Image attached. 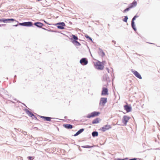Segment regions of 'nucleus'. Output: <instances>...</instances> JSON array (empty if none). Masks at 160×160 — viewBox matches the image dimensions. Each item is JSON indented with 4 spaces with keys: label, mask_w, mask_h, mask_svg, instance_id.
<instances>
[{
    "label": "nucleus",
    "mask_w": 160,
    "mask_h": 160,
    "mask_svg": "<svg viewBox=\"0 0 160 160\" xmlns=\"http://www.w3.org/2000/svg\"><path fill=\"white\" fill-rule=\"evenodd\" d=\"M104 62V61H102V62H101L99 61H98V62H96V64H95V68L98 70H103L104 68V64L103 62Z\"/></svg>",
    "instance_id": "obj_1"
},
{
    "label": "nucleus",
    "mask_w": 160,
    "mask_h": 160,
    "mask_svg": "<svg viewBox=\"0 0 160 160\" xmlns=\"http://www.w3.org/2000/svg\"><path fill=\"white\" fill-rule=\"evenodd\" d=\"M15 21L16 22H18V21H16L14 18H2L0 19V22H3L4 23H9Z\"/></svg>",
    "instance_id": "obj_2"
},
{
    "label": "nucleus",
    "mask_w": 160,
    "mask_h": 160,
    "mask_svg": "<svg viewBox=\"0 0 160 160\" xmlns=\"http://www.w3.org/2000/svg\"><path fill=\"white\" fill-rule=\"evenodd\" d=\"M100 112L98 111H94L88 114L86 117L88 118H91L94 117L98 116L100 114Z\"/></svg>",
    "instance_id": "obj_3"
},
{
    "label": "nucleus",
    "mask_w": 160,
    "mask_h": 160,
    "mask_svg": "<svg viewBox=\"0 0 160 160\" xmlns=\"http://www.w3.org/2000/svg\"><path fill=\"white\" fill-rule=\"evenodd\" d=\"M139 17V16L137 15V14L135 15L132 18L131 20V25L132 28L135 31H137V28L135 27V23L134 22V21L136 20V18Z\"/></svg>",
    "instance_id": "obj_4"
},
{
    "label": "nucleus",
    "mask_w": 160,
    "mask_h": 160,
    "mask_svg": "<svg viewBox=\"0 0 160 160\" xmlns=\"http://www.w3.org/2000/svg\"><path fill=\"white\" fill-rule=\"evenodd\" d=\"M53 25L56 26L58 29L61 30L64 29L65 26V23L63 22H58Z\"/></svg>",
    "instance_id": "obj_5"
},
{
    "label": "nucleus",
    "mask_w": 160,
    "mask_h": 160,
    "mask_svg": "<svg viewBox=\"0 0 160 160\" xmlns=\"http://www.w3.org/2000/svg\"><path fill=\"white\" fill-rule=\"evenodd\" d=\"M39 116L41 118L43 119V120L45 121H52L51 120L52 119H59L58 118H51L49 117H46V116H40L39 115ZM60 120H65L64 119H60Z\"/></svg>",
    "instance_id": "obj_6"
},
{
    "label": "nucleus",
    "mask_w": 160,
    "mask_h": 160,
    "mask_svg": "<svg viewBox=\"0 0 160 160\" xmlns=\"http://www.w3.org/2000/svg\"><path fill=\"white\" fill-rule=\"evenodd\" d=\"M107 102V98H101L99 102V105L103 106Z\"/></svg>",
    "instance_id": "obj_7"
},
{
    "label": "nucleus",
    "mask_w": 160,
    "mask_h": 160,
    "mask_svg": "<svg viewBox=\"0 0 160 160\" xmlns=\"http://www.w3.org/2000/svg\"><path fill=\"white\" fill-rule=\"evenodd\" d=\"M130 119V117L129 116L126 115H124L123 116L122 119V121L124 125L126 126L127 125V123Z\"/></svg>",
    "instance_id": "obj_8"
},
{
    "label": "nucleus",
    "mask_w": 160,
    "mask_h": 160,
    "mask_svg": "<svg viewBox=\"0 0 160 160\" xmlns=\"http://www.w3.org/2000/svg\"><path fill=\"white\" fill-rule=\"evenodd\" d=\"M80 63L82 65H86L88 64V61L87 58H83L80 60Z\"/></svg>",
    "instance_id": "obj_9"
},
{
    "label": "nucleus",
    "mask_w": 160,
    "mask_h": 160,
    "mask_svg": "<svg viewBox=\"0 0 160 160\" xmlns=\"http://www.w3.org/2000/svg\"><path fill=\"white\" fill-rule=\"evenodd\" d=\"M108 89L107 88L103 87L101 93V96H106L108 95Z\"/></svg>",
    "instance_id": "obj_10"
},
{
    "label": "nucleus",
    "mask_w": 160,
    "mask_h": 160,
    "mask_svg": "<svg viewBox=\"0 0 160 160\" xmlns=\"http://www.w3.org/2000/svg\"><path fill=\"white\" fill-rule=\"evenodd\" d=\"M112 128V126L110 125L107 124L103 126L101 128V130L103 132L106 131V130H108Z\"/></svg>",
    "instance_id": "obj_11"
},
{
    "label": "nucleus",
    "mask_w": 160,
    "mask_h": 160,
    "mask_svg": "<svg viewBox=\"0 0 160 160\" xmlns=\"http://www.w3.org/2000/svg\"><path fill=\"white\" fill-rule=\"evenodd\" d=\"M124 109L127 112H130L132 109V107L130 105H128L127 104L123 106Z\"/></svg>",
    "instance_id": "obj_12"
},
{
    "label": "nucleus",
    "mask_w": 160,
    "mask_h": 160,
    "mask_svg": "<svg viewBox=\"0 0 160 160\" xmlns=\"http://www.w3.org/2000/svg\"><path fill=\"white\" fill-rule=\"evenodd\" d=\"M132 72L136 77L140 79H142V76L138 72L136 71L133 70H132Z\"/></svg>",
    "instance_id": "obj_13"
},
{
    "label": "nucleus",
    "mask_w": 160,
    "mask_h": 160,
    "mask_svg": "<svg viewBox=\"0 0 160 160\" xmlns=\"http://www.w3.org/2000/svg\"><path fill=\"white\" fill-rule=\"evenodd\" d=\"M33 25L37 27L41 28L43 26H45L42 23L40 22H35Z\"/></svg>",
    "instance_id": "obj_14"
},
{
    "label": "nucleus",
    "mask_w": 160,
    "mask_h": 160,
    "mask_svg": "<svg viewBox=\"0 0 160 160\" xmlns=\"http://www.w3.org/2000/svg\"><path fill=\"white\" fill-rule=\"evenodd\" d=\"M24 110L25 111L26 113L28 114L29 117L33 118V114L31 111L27 108L25 109H24Z\"/></svg>",
    "instance_id": "obj_15"
},
{
    "label": "nucleus",
    "mask_w": 160,
    "mask_h": 160,
    "mask_svg": "<svg viewBox=\"0 0 160 160\" xmlns=\"http://www.w3.org/2000/svg\"><path fill=\"white\" fill-rule=\"evenodd\" d=\"M63 127L68 129H71L74 127V126L73 125L69 124H63Z\"/></svg>",
    "instance_id": "obj_16"
},
{
    "label": "nucleus",
    "mask_w": 160,
    "mask_h": 160,
    "mask_svg": "<svg viewBox=\"0 0 160 160\" xmlns=\"http://www.w3.org/2000/svg\"><path fill=\"white\" fill-rule=\"evenodd\" d=\"M102 80L104 81H105L107 82H110L109 78L108 75L107 74H105L103 76Z\"/></svg>",
    "instance_id": "obj_17"
},
{
    "label": "nucleus",
    "mask_w": 160,
    "mask_h": 160,
    "mask_svg": "<svg viewBox=\"0 0 160 160\" xmlns=\"http://www.w3.org/2000/svg\"><path fill=\"white\" fill-rule=\"evenodd\" d=\"M71 38H70L71 40L72 41V42H74V41H76L78 39V38L77 36L75 35L72 34V36H71Z\"/></svg>",
    "instance_id": "obj_18"
},
{
    "label": "nucleus",
    "mask_w": 160,
    "mask_h": 160,
    "mask_svg": "<svg viewBox=\"0 0 160 160\" xmlns=\"http://www.w3.org/2000/svg\"><path fill=\"white\" fill-rule=\"evenodd\" d=\"M84 129L83 128L80 129L74 135H73V136L74 137H76L78 136L82 133L84 131Z\"/></svg>",
    "instance_id": "obj_19"
},
{
    "label": "nucleus",
    "mask_w": 160,
    "mask_h": 160,
    "mask_svg": "<svg viewBox=\"0 0 160 160\" xmlns=\"http://www.w3.org/2000/svg\"><path fill=\"white\" fill-rule=\"evenodd\" d=\"M25 27H33L32 22L31 21H28L27 22H25Z\"/></svg>",
    "instance_id": "obj_20"
},
{
    "label": "nucleus",
    "mask_w": 160,
    "mask_h": 160,
    "mask_svg": "<svg viewBox=\"0 0 160 160\" xmlns=\"http://www.w3.org/2000/svg\"><path fill=\"white\" fill-rule=\"evenodd\" d=\"M101 119L99 118H96L92 121V124L98 123H99V121Z\"/></svg>",
    "instance_id": "obj_21"
},
{
    "label": "nucleus",
    "mask_w": 160,
    "mask_h": 160,
    "mask_svg": "<svg viewBox=\"0 0 160 160\" xmlns=\"http://www.w3.org/2000/svg\"><path fill=\"white\" fill-rule=\"evenodd\" d=\"M99 52L98 54L99 55H101L102 57H104L105 55V53L102 50L99 48Z\"/></svg>",
    "instance_id": "obj_22"
},
{
    "label": "nucleus",
    "mask_w": 160,
    "mask_h": 160,
    "mask_svg": "<svg viewBox=\"0 0 160 160\" xmlns=\"http://www.w3.org/2000/svg\"><path fill=\"white\" fill-rule=\"evenodd\" d=\"M137 4V2L136 1L134 0L132 3H131L129 6L131 7V8L135 7Z\"/></svg>",
    "instance_id": "obj_23"
},
{
    "label": "nucleus",
    "mask_w": 160,
    "mask_h": 160,
    "mask_svg": "<svg viewBox=\"0 0 160 160\" xmlns=\"http://www.w3.org/2000/svg\"><path fill=\"white\" fill-rule=\"evenodd\" d=\"M92 135L93 137H97L98 135V131H93L92 133Z\"/></svg>",
    "instance_id": "obj_24"
},
{
    "label": "nucleus",
    "mask_w": 160,
    "mask_h": 160,
    "mask_svg": "<svg viewBox=\"0 0 160 160\" xmlns=\"http://www.w3.org/2000/svg\"><path fill=\"white\" fill-rule=\"evenodd\" d=\"M85 37L88 40H89L90 41L92 42H93L92 40L91 37H90L87 34H85Z\"/></svg>",
    "instance_id": "obj_25"
},
{
    "label": "nucleus",
    "mask_w": 160,
    "mask_h": 160,
    "mask_svg": "<svg viewBox=\"0 0 160 160\" xmlns=\"http://www.w3.org/2000/svg\"><path fill=\"white\" fill-rule=\"evenodd\" d=\"M76 46H80L81 44L77 40L74 41L72 42Z\"/></svg>",
    "instance_id": "obj_26"
},
{
    "label": "nucleus",
    "mask_w": 160,
    "mask_h": 160,
    "mask_svg": "<svg viewBox=\"0 0 160 160\" xmlns=\"http://www.w3.org/2000/svg\"><path fill=\"white\" fill-rule=\"evenodd\" d=\"M94 147L93 146H90L88 145H85V146H81V147L82 148H93Z\"/></svg>",
    "instance_id": "obj_27"
},
{
    "label": "nucleus",
    "mask_w": 160,
    "mask_h": 160,
    "mask_svg": "<svg viewBox=\"0 0 160 160\" xmlns=\"http://www.w3.org/2000/svg\"><path fill=\"white\" fill-rule=\"evenodd\" d=\"M131 8V7H130L129 5L123 11V12L125 13L127 11H129Z\"/></svg>",
    "instance_id": "obj_28"
},
{
    "label": "nucleus",
    "mask_w": 160,
    "mask_h": 160,
    "mask_svg": "<svg viewBox=\"0 0 160 160\" xmlns=\"http://www.w3.org/2000/svg\"><path fill=\"white\" fill-rule=\"evenodd\" d=\"M124 18L122 19V21L125 22H127L128 19V17L127 16H124Z\"/></svg>",
    "instance_id": "obj_29"
},
{
    "label": "nucleus",
    "mask_w": 160,
    "mask_h": 160,
    "mask_svg": "<svg viewBox=\"0 0 160 160\" xmlns=\"http://www.w3.org/2000/svg\"><path fill=\"white\" fill-rule=\"evenodd\" d=\"M128 158H117L114 159V160H128Z\"/></svg>",
    "instance_id": "obj_30"
},
{
    "label": "nucleus",
    "mask_w": 160,
    "mask_h": 160,
    "mask_svg": "<svg viewBox=\"0 0 160 160\" xmlns=\"http://www.w3.org/2000/svg\"><path fill=\"white\" fill-rule=\"evenodd\" d=\"M27 158L28 160H33L34 157L32 156H28Z\"/></svg>",
    "instance_id": "obj_31"
},
{
    "label": "nucleus",
    "mask_w": 160,
    "mask_h": 160,
    "mask_svg": "<svg viewBox=\"0 0 160 160\" xmlns=\"http://www.w3.org/2000/svg\"><path fill=\"white\" fill-rule=\"evenodd\" d=\"M18 23H19V25H20V26H25V22H22V23H20V22H17Z\"/></svg>",
    "instance_id": "obj_32"
},
{
    "label": "nucleus",
    "mask_w": 160,
    "mask_h": 160,
    "mask_svg": "<svg viewBox=\"0 0 160 160\" xmlns=\"http://www.w3.org/2000/svg\"><path fill=\"white\" fill-rule=\"evenodd\" d=\"M46 31H48L49 32H57L56 31H54V30H51V29H47V30H46Z\"/></svg>",
    "instance_id": "obj_33"
},
{
    "label": "nucleus",
    "mask_w": 160,
    "mask_h": 160,
    "mask_svg": "<svg viewBox=\"0 0 160 160\" xmlns=\"http://www.w3.org/2000/svg\"><path fill=\"white\" fill-rule=\"evenodd\" d=\"M16 78H17V76L16 75H15L14 77V80L13 81V82L15 83L16 81Z\"/></svg>",
    "instance_id": "obj_34"
},
{
    "label": "nucleus",
    "mask_w": 160,
    "mask_h": 160,
    "mask_svg": "<svg viewBox=\"0 0 160 160\" xmlns=\"http://www.w3.org/2000/svg\"><path fill=\"white\" fill-rule=\"evenodd\" d=\"M32 118V119H33V118H34V119L35 120H38V118H37V117L34 114H33V118Z\"/></svg>",
    "instance_id": "obj_35"
},
{
    "label": "nucleus",
    "mask_w": 160,
    "mask_h": 160,
    "mask_svg": "<svg viewBox=\"0 0 160 160\" xmlns=\"http://www.w3.org/2000/svg\"><path fill=\"white\" fill-rule=\"evenodd\" d=\"M138 159H141L137 158H132L130 159H129L128 160H137Z\"/></svg>",
    "instance_id": "obj_36"
},
{
    "label": "nucleus",
    "mask_w": 160,
    "mask_h": 160,
    "mask_svg": "<svg viewBox=\"0 0 160 160\" xmlns=\"http://www.w3.org/2000/svg\"><path fill=\"white\" fill-rule=\"evenodd\" d=\"M112 42H113L114 43V46H115L117 47V46L115 45L116 44V42L115 41H114V40H112Z\"/></svg>",
    "instance_id": "obj_37"
},
{
    "label": "nucleus",
    "mask_w": 160,
    "mask_h": 160,
    "mask_svg": "<svg viewBox=\"0 0 160 160\" xmlns=\"http://www.w3.org/2000/svg\"><path fill=\"white\" fill-rule=\"evenodd\" d=\"M43 21L44 22L46 23V24H48V25H51V24H49V23H48V22H47V21H45V20H43Z\"/></svg>",
    "instance_id": "obj_38"
},
{
    "label": "nucleus",
    "mask_w": 160,
    "mask_h": 160,
    "mask_svg": "<svg viewBox=\"0 0 160 160\" xmlns=\"http://www.w3.org/2000/svg\"><path fill=\"white\" fill-rule=\"evenodd\" d=\"M77 146L78 147L79 150V151H80L81 152L82 151V149H81V148H80V146H79V145H77Z\"/></svg>",
    "instance_id": "obj_39"
},
{
    "label": "nucleus",
    "mask_w": 160,
    "mask_h": 160,
    "mask_svg": "<svg viewBox=\"0 0 160 160\" xmlns=\"http://www.w3.org/2000/svg\"><path fill=\"white\" fill-rule=\"evenodd\" d=\"M106 68L107 70V71L109 73V68Z\"/></svg>",
    "instance_id": "obj_40"
},
{
    "label": "nucleus",
    "mask_w": 160,
    "mask_h": 160,
    "mask_svg": "<svg viewBox=\"0 0 160 160\" xmlns=\"http://www.w3.org/2000/svg\"><path fill=\"white\" fill-rule=\"evenodd\" d=\"M33 128L34 129H35L36 130H37L38 129V128L37 127H33Z\"/></svg>",
    "instance_id": "obj_41"
},
{
    "label": "nucleus",
    "mask_w": 160,
    "mask_h": 160,
    "mask_svg": "<svg viewBox=\"0 0 160 160\" xmlns=\"http://www.w3.org/2000/svg\"><path fill=\"white\" fill-rule=\"evenodd\" d=\"M15 101H17V102H18V103H21L18 100H17L16 99H14Z\"/></svg>",
    "instance_id": "obj_42"
},
{
    "label": "nucleus",
    "mask_w": 160,
    "mask_h": 160,
    "mask_svg": "<svg viewBox=\"0 0 160 160\" xmlns=\"http://www.w3.org/2000/svg\"><path fill=\"white\" fill-rule=\"evenodd\" d=\"M6 25L5 24H0V27H1L2 26H4Z\"/></svg>",
    "instance_id": "obj_43"
},
{
    "label": "nucleus",
    "mask_w": 160,
    "mask_h": 160,
    "mask_svg": "<svg viewBox=\"0 0 160 160\" xmlns=\"http://www.w3.org/2000/svg\"><path fill=\"white\" fill-rule=\"evenodd\" d=\"M19 26V24H16V25H13V27H17V26Z\"/></svg>",
    "instance_id": "obj_44"
},
{
    "label": "nucleus",
    "mask_w": 160,
    "mask_h": 160,
    "mask_svg": "<svg viewBox=\"0 0 160 160\" xmlns=\"http://www.w3.org/2000/svg\"><path fill=\"white\" fill-rule=\"evenodd\" d=\"M42 28V29L45 30H47V29L45 28H43V27H42V28Z\"/></svg>",
    "instance_id": "obj_45"
},
{
    "label": "nucleus",
    "mask_w": 160,
    "mask_h": 160,
    "mask_svg": "<svg viewBox=\"0 0 160 160\" xmlns=\"http://www.w3.org/2000/svg\"><path fill=\"white\" fill-rule=\"evenodd\" d=\"M25 107H27H27L26 106V105H25V104L24 103H22V102H21V103Z\"/></svg>",
    "instance_id": "obj_46"
},
{
    "label": "nucleus",
    "mask_w": 160,
    "mask_h": 160,
    "mask_svg": "<svg viewBox=\"0 0 160 160\" xmlns=\"http://www.w3.org/2000/svg\"><path fill=\"white\" fill-rule=\"evenodd\" d=\"M69 23L70 24H72V22H71V21H69Z\"/></svg>",
    "instance_id": "obj_47"
},
{
    "label": "nucleus",
    "mask_w": 160,
    "mask_h": 160,
    "mask_svg": "<svg viewBox=\"0 0 160 160\" xmlns=\"http://www.w3.org/2000/svg\"><path fill=\"white\" fill-rule=\"evenodd\" d=\"M23 133L25 135L26 134H27V132H24Z\"/></svg>",
    "instance_id": "obj_48"
},
{
    "label": "nucleus",
    "mask_w": 160,
    "mask_h": 160,
    "mask_svg": "<svg viewBox=\"0 0 160 160\" xmlns=\"http://www.w3.org/2000/svg\"><path fill=\"white\" fill-rule=\"evenodd\" d=\"M68 118V117L67 116H65L64 117V118L65 119H67Z\"/></svg>",
    "instance_id": "obj_49"
},
{
    "label": "nucleus",
    "mask_w": 160,
    "mask_h": 160,
    "mask_svg": "<svg viewBox=\"0 0 160 160\" xmlns=\"http://www.w3.org/2000/svg\"><path fill=\"white\" fill-rule=\"evenodd\" d=\"M112 72H113V69L112 68Z\"/></svg>",
    "instance_id": "obj_50"
},
{
    "label": "nucleus",
    "mask_w": 160,
    "mask_h": 160,
    "mask_svg": "<svg viewBox=\"0 0 160 160\" xmlns=\"http://www.w3.org/2000/svg\"><path fill=\"white\" fill-rule=\"evenodd\" d=\"M44 1H45V2H47V1H46V0H44Z\"/></svg>",
    "instance_id": "obj_51"
},
{
    "label": "nucleus",
    "mask_w": 160,
    "mask_h": 160,
    "mask_svg": "<svg viewBox=\"0 0 160 160\" xmlns=\"http://www.w3.org/2000/svg\"><path fill=\"white\" fill-rule=\"evenodd\" d=\"M108 26H109V24H108Z\"/></svg>",
    "instance_id": "obj_52"
},
{
    "label": "nucleus",
    "mask_w": 160,
    "mask_h": 160,
    "mask_svg": "<svg viewBox=\"0 0 160 160\" xmlns=\"http://www.w3.org/2000/svg\"><path fill=\"white\" fill-rule=\"evenodd\" d=\"M150 43L152 44H154V43Z\"/></svg>",
    "instance_id": "obj_53"
},
{
    "label": "nucleus",
    "mask_w": 160,
    "mask_h": 160,
    "mask_svg": "<svg viewBox=\"0 0 160 160\" xmlns=\"http://www.w3.org/2000/svg\"><path fill=\"white\" fill-rule=\"evenodd\" d=\"M14 129H15V130H16V128H14Z\"/></svg>",
    "instance_id": "obj_54"
},
{
    "label": "nucleus",
    "mask_w": 160,
    "mask_h": 160,
    "mask_svg": "<svg viewBox=\"0 0 160 160\" xmlns=\"http://www.w3.org/2000/svg\"><path fill=\"white\" fill-rule=\"evenodd\" d=\"M7 79H8V78H7Z\"/></svg>",
    "instance_id": "obj_55"
},
{
    "label": "nucleus",
    "mask_w": 160,
    "mask_h": 160,
    "mask_svg": "<svg viewBox=\"0 0 160 160\" xmlns=\"http://www.w3.org/2000/svg\"><path fill=\"white\" fill-rule=\"evenodd\" d=\"M28 108V109H29L30 110V109L29 108ZM30 110H31L30 109Z\"/></svg>",
    "instance_id": "obj_56"
}]
</instances>
